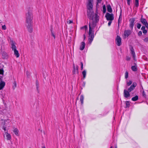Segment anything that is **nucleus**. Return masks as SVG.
Listing matches in <instances>:
<instances>
[{
    "instance_id": "obj_1",
    "label": "nucleus",
    "mask_w": 148,
    "mask_h": 148,
    "mask_svg": "<svg viewBox=\"0 0 148 148\" xmlns=\"http://www.w3.org/2000/svg\"><path fill=\"white\" fill-rule=\"evenodd\" d=\"M26 25L28 32L29 33H31L33 30V29L32 27L33 16L32 13V10L31 8H29L28 9L27 12L26 13Z\"/></svg>"
},
{
    "instance_id": "obj_2",
    "label": "nucleus",
    "mask_w": 148,
    "mask_h": 148,
    "mask_svg": "<svg viewBox=\"0 0 148 148\" xmlns=\"http://www.w3.org/2000/svg\"><path fill=\"white\" fill-rule=\"evenodd\" d=\"M93 0H88V3L87 5V8L88 10L87 12V15L89 19L93 20L94 16V13L92 10L93 5L92 3Z\"/></svg>"
},
{
    "instance_id": "obj_3",
    "label": "nucleus",
    "mask_w": 148,
    "mask_h": 148,
    "mask_svg": "<svg viewBox=\"0 0 148 148\" xmlns=\"http://www.w3.org/2000/svg\"><path fill=\"white\" fill-rule=\"evenodd\" d=\"M131 69L132 71L134 72L137 71L138 70V66L136 61H132L131 63Z\"/></svg>"
},
{
    "instance_id": "obj_4",
    "label": "nucleus",
    "mask_w": 148,
    "mask_h": 148,
    "mask_svg": "<svg viewBox=\"0 0 148 148\" xmlns=\"http://www.w3.org/2000/svg\"><path fill=\"white\" fill-rule=\"evenodd\" d=\"M92 21V29H94V28L96 27L97 23L99 21V18H98V16L97 15H96V16L95 17V20L94 21L93 20Z\"/></svg>"
},
{
    "instance_id": "obj_5",
    "label": "nucleus",
    "mask_w": 148,
    "mask_h": 148,
    "mask_svg": "<svg viewBox=\"0 0 148 148\" xmlns=\"http://www.w3.org/2000/svg\"><path fill=\"white\" fill-rule=\"evenodd\" d=\"M105 17L108 21H112L114 19V15L113 14H110L107 13Z\"/></svg>"
},
{
    "instance_id": "obj_6",
    "label": "nucleus",
    "mask_w": 148,
    "mask_h": 148,
    "mask_svg": "<svg viewBox=\"0 0 148 148\" xmlns=\"http://www.w3.org/2000/svg\"><path fill=\"white\" fill-rule=\"evenodd\" d=\"M116 44L118 46H120L121 45V38L118 35H117L115 39Z\"/></svg>"
},
{
    "instance_id": "obj_7",
    "label": "nucleus",
    "mask_w": 148,
    "mask_h": 148,
    "mask_svg": "<svg viewBox=\"0 0 148 148\" xmlns=\"http://www.w3.org/2000/svg\"><path fill=\"white\" fill-rule=\"evenodd\" d=\"M94 31H92V34H90L89 35V38H88V43L90 44L93 40L94 38Z\"/></svg>"
},
{
    "instance_id": "obj_8",
    "label": "nucleus",
    "mask_w": 148,
    "mask_h": 148,
    "mask_svg": "<svg viewBox=\"0 0 148 148\" xmlns=\"http://www.w3.org/2000/svg\"><path fill=\"white\" fill-rule=\"evenodd\" d=\"M130 53L132 58L133 59L134 61H136V56L134 49L132 47L130 49Z\"/></svg>"
},
{
    "instance_id": "obj_9",
    "label": "nucleus",
    "mask_w": 148,
    "mask_h": 148,
    "mask_svg": "<svg viewBox=\"0 0 148 148\" xmlns=\"http://www.w3.org/2000/svg\"><path fill=\"white\" fill-rule=\"evenodd\" d=\"M130 92H131L135 89L137 86V84L136 82H134L132 84V82L130 81Z\"/></svg>"
},
{
    "instance_id": "obj_10",
    "label": "nucleus",
    "mask_w": 148,
    "mask_h": 148,
    "mask_svg": "<svg viewBox=\"0 0 148 148\" xmlns=\"http://www.w3.org/2000/svg\"><path fill=\"white\" fill-rule=\"evenodd\" d=\"M128 90L125 89L124 90V96L125 98H128L130 97V88H128Z\"/></svg>"
},
{
    "instance_id": "obj_11",
    "label": "nucleus",
    "mask_w": 148,
    "mask_h": 148,
    "mask_svg": "<svg viewBox=\"0 0 148 148\" xmlns=\"http://www.w3.org/2000/svg\"><path fill=\"white\" fill-rule=\"evenodd\" d=\"M130 35V30H125L124 31L123 38L124 39L128 37Z\"/></svg>"
},
{
    "instance_id": "obj_12",
    "label": "nucleus",
    "mask_w": 148,
    "mask_h": 148,
    "mask_svg": "<svg viewBox=\"0 0 148 148\" xmlns=\"http://www.w3.org/2000/svg\"><path fill=\"white\" fill-rule=\"evenodd\" d=\"M85 43L84 42H82L80 46L79 49L81 51L83 50L85 48Z\"/></svg>"
},
{
    "instance_id": "obj_13",
    "label": "nucleus",
    "mask_w": 148,
    "mask_h": 148,
    "mask_svg": "<svg viewBox=\"0 0 148 148\" xmlns=\"http://www.w3.org/2000/svg\"><path fill=\"white\" fill-rule=\"evenodd\" d=\"M78 66L77 65L74 68H73V74H75L76 73L77 74L78 73Z\"/></svg>"
},
{
    "instance_id": "obj_14",
    "label": "nucleus",
    "mask_w": 148,
    "mask_h": 148,
    "mask_svg": "<svg viewBox=\"0 0 148 148\" xmlns=\"http://www.w3.org/2000/svg\"><path fill=\"white\" fill-rule=\"evenodd\" d=\"M5 85V83L4 82L2 81L0 83V90H1L4 88Z\"/></svg>"
},
{
    "instance_id": "obj_15",
    "label": "nucleus",
    "mask_w": 148,
    "mask_h": 148,
    "mask_svg": "<svg viewBox=\"0 0 148 148\" xmlns=\"http://www.w3.org/2000/svg\"><path fill=\"white\" fill-rule=\"evenodd\" d=\"M140 21L145 25L148 23L146 19L145 18H141L140 19Z\"/></svg>"
},
{
    "instance_id": "obj_16",
    "label": "nucleus",
    "mask_w": 148,
    "mask_h": 148,
    "mask_svg": "<svg viewBox=\"0 0 148 148\" xmlns=\"http://www.w3.org/2000/svg\"><path fill=\"white\" fill-rule=\"evenodd\" d=\"M107 7L108 11L110 13H111L112 12V9L110 5L109 4L107 5Z\"/></svg>"
},
{
    "instance_id": "obj_17",
    "label": "nucleus",
    "mask_w": 148,
    "mask_h": 148,
    "mask_svg": "<svg viewBox=\"0 0 148 148\" xmlns=\"http://www.w3.org/2000/svg\"><path fill=\"white\" fill-rule=\"evenodd\" d=\"M89 35H90V34H92V28L91 26V24L90 22L89 24Z\"/></svg>"
},
{
    "instance_id": "obj_18",
    "label": "nucleus",
    "mask_w": 148,
    "mask_h": 148,
    "mask_svg": "<svg viewBox=\"0 0 148 148\" xmlns=\"http://www.w3.org/2000/svg\"><path fill=\"white\" fill-rule=\"evenodd\" d=\"M121 10L120 14L119 16V18L118 20V27H119V24L120 23H121V21H122V16H121Z\"/></svg>"
},
{
    "instance_id": "obj_19",
    "label": "nucleus",
    "mask_w": 148,
    "mask_h": 148,
    "mask_svg": "<svg viewBox=\"0 0 148 148\" xmlns=\"http://www.w3.org/2000/svg\"><path fill=\"white\" fill-rule=\"evenodd\" d=\"M14 54L17 58H18L19 56V54L18 53V51L16 49L14 50Z\"/></svg>"
},
{
    "instance_id": "obj_20",
    "label": "nucleus",
    "mask_w": 148,
    "mask_h": 148,
    "mask_svg": "<svg viewBox=\"0 0 148 148\" xmlns=\"http://www.w3.org/2000/svg\"><path fill=\"white\" fill-rule=\"evenodd\" d=\"M36 86L37 90L38 93H39V86L38 81L37 80H36Z\"/></svg>"
},
{
    "instance_id": "obj_21",
    "label": "nucleus",
    "mask_w": 148,
    "mask_h": 148,
    "mask_svg": "<svg viewBox=\"0 0 148 148\" xmlns=\"http://www.w3.org/2000/svg\"><path fill=\"white\" fill-rule=\"evenodd\" d=\"M6 133L7 134L6 136L7 140H10L11 139V136L8 133V131H7V133Z\"/></svg>"
},
{
    "instance_id": "obj_22",
    "label": "nucleus",
    "mask_w": 148,
    "mask_h": 148,
    "mask_svg": "<svg viewBox=\"0 0 148 148\" xmlns=\"http://www.w3.org/2000/svg\"><path fill=\"white\" fill-rule=\"evenodd\" d=\"M84 99V97L83 95H82L80 96V100L82 104L83 103V100Z\"/></svg>"
},
{
    "instance_id": "obj_23",
    "label": "nucleus",
    "mask_w": 148,
    "mask_h": 148,
    "mask_svg": "<svg viewBox=\"0 0 148 148\" xmlns=\"http://www.w3.org/2000/svg\"><path fill=\"white\" fill-rule=\"evenodd\" d=\"M2 56L3 58H5L7 57V54L5 52H3L2 54Z\"/></svg>"
},
{
    "instance_id": "obj_24",
    "label": "nucleus",
    "mask_w": 148,
    "mask_h": 148,
    "mask_svg": "<svg viewBox=\"0 0 148 148\" xmlns=\"http://www.w3.org/2000/svg\"><path fill=\"white\" fill-rule=\"evenodd\" d=\"M138 96L137 95H136L132 98V100L134 101H135L138 100Z\"/></svg>"
},
{
    "instance_id": "obj_25",
    "label": "nucleus",
    "mask_w": 148,
    "mask_h": 148,
    "mask_svg": "<svg viewBox=\"0 0 148 148\" xmlns=\"http://www.w3.org/2000/svg\"><path fill=\"white\" fill-rule=\"evenodd\" d=\"M18 129L16 128L14 129L13 131V132H14L15 134L17 136H18Z\"/></svg>"
},
{
    "instance_id": "obj_26",
    "label": "nucleus",
    "mask_w": 148,
    "mask_h": 148,
    "mask_svg": "<svg viewBox=\"0 0 148 148\" xmlns=\"http://www.w3.org/2000/svg\"><path fill=\"white\" fill-rule=\"evenodd\" d=\"M134 4L136 7H138L139 5V0H135Z\"/></svg>"
},
{
    "instance_id": "obj_27",
    "label": "nucleus",
    "mask_w": 148,
    "mask_h": 148,
    "mask_svg": "<svg viewBox=\"0 0 148 148\" xmlns=\"http://www.w3.org/2000/svg\"><path fill=\"white\" fill-rule=\"evenodd\" d=\"M135 21V19L134 18H133L131 19V24H130V25H131L132 27H133V26L134 25V23Z\"/></svg>"
},
{
    "instance_id": "obj_28",
    "label": "nucleus",
    "mask_w": 148,
    "mask_h": 148,
    "mask_svg": "<svg viewBox=\"0 0 148 148\" xmlns=\"http://www.w3.org/2000/svg\"><path fill=\"white\" fill-rule=\"evenodd\" d=\"M126 104L125 108H129L130 106V102L129 101H126L125 102Z\"/></svg>"
},
{
    "instance_id": "obj_29",
    "label": "nucleus",
    "mask_w": 148,
    "mask_h": 148,
    "mask_svg": "<svg viewBox=\"0 0 148 148\" xmlns=\"http://www.w3.org/2000/svg\"><path fill=\"white\" fill-rule=\"evenodd\" d=\"M82 74L83 75V78L84 79L86 77V70H84L82 71Z\"/></svg>"
},
{
    "instance_id": "obj_30",
    "label": "nucleus",
    "mask_w": 148,
    "mask_h": 148,
    "mask_svg": "<svg viewBox=\"0 0 148 148\" xmlns=\"http://www.w3.org/2000/svg\"><path fill=\"white\" fill-rule=\"evenodd\" d=\"M12 50L14 51L15 49H16V47L15 45H14V44L13 43L12 44Z\"/></svg>"
},
{
    "instance_id": "obj_31",
    "label": "nucleus",
    "mask_w": 148,
    "mask_h": 148,
    "mask_svg": "<svg viewBox=\"0 0 148 148\" xmlns=\"http://www.w3.org/2000/svg\"><path fill=\"white\" fill-rule=\"evenodd\" d=\"M103 13H105L106 12V7L105 5H104L103 7Z\"/></svg>"
},
{
    "instance_id": "obj_32",
    "label": "nucleus",
    "mask_w": 148,
    "mask_h": 148,
    "mask_svg": "<svg viewBox=\"0 0 148 148\" xmlns=\"http://www.w3.org/2000/svg\"><path fill=\"white\" fill-rule=\"evenodd\" d=\"M16 87V81H14L13 83V85L12 86V88L13 89H14Z\"/></svg>"
},
{
    "instance_id": "obj_33",
    "label": "nucleus",
    "mask_w": 148,
    "mask_h": 148,
    "mask_svg": "<svg viewBox=\"0 0 148 148\" xmlns=\"http://www.w3.org/2000/svg\"><path fill=\"white\" fill-rule=\"evenodd\" d=\"M128 72L127 71H126L125 73V78L127 79L128 77Z\"/></svg>"
},
{
    "instance_id": "obj_34",
    "label": "nucleus",
    "mask_w": 148,
    "mask_h": 148,
    "mask_svg": "<svg viewBox=\"0 0 148 148\" xmlns=\"http://www.w3.org/2000/svg\"><path fill=\"white\" fill-rule=\"evenodd\" d=\"M2 128V129H3L4 130L5 133H7V131H8L7 130H6V126H5L4 125H3Z\"/></svg>"
},
{
    "instance_id": "obj_35",
    "label": "nucleus",
    "mask_w": 148,
    "mask_h": 148,
    "mask_svg": "<svg viewBox=\"0 0 148 148\" xmlns=\"http://www.w3.org/2000/svg\"><path fill=\"white\" fill-rule=\"evenodd\" d=\"M50 30H51V35L54 38H55V35L54 34H53V31H52V27H51V29H50Z\"/></svg>"
},
{
    "instance_id": "obj_36",
    "label": "nucleus",
    "mask_w": 148,
    "mask_h": 148,
    "mask_svg": "<svg viewBox=\"0 0 148 148\" xmlns=\"http://www.w3.org/2000/svg\"><path fill=\"white\" fill-rule=\"evenodd\" d=\"M86 29V30L87 29H88V27H87V25H85L83 27H81V28H80V29Z\"/></svg>"
},
{
    "instance_id": "obj_37",
    "label": "nucleus",
    "mask_w": 148,
    "mask_h": 148,
    "mask_svg": "<svg viewBox=\"0 0 148 148\" xmlns=\"http://www.w3.org/2000/svg\"><path fill=\"white\" fill-rule=\"evenodd\" d=\"M137 28L138 29H140L141 26V25L139 23H137Z\"/></svg>"
},
{
    "instance_id": "obj_38",
    "label": "nucleus",
    "mask_w": 148,
    "mask_h": 148,
    "mask_svg": "<svg viewBox=\"0 0 148 148\" xmlns=\"http://www.w3.org/2000/svg\"><path fill=\"white\" fill-rule=\"evenodd\" d=\"M4 71L3 69H0V74H3Z\"/></svg>"
},
{
    "instance_id": "obj_39",
    "label": "nucleus",
    "mask_w": 148,
    "mask_h": 148,
    "mask_svg": "<svg viewBox=\"0 0 148 148\" xmlns=\"http://www.w3.org/2000/svg\"><path fill=\"white\" fill-rule=\"evenodd\" d=\"M142 94H143V96L144 97H146V95L145 93L144 90H143V91Z\"/></svg>"
},
{
    "instance_id": "obj_40",
    "label": "nucleus",
    "mask_w": 148,
    "mask_h": 148,
    "mask_svg": "<svg viewBox=\"0 0 148 148\" xmlns=\"http://www.w3.org/2000/svg\"><path fill=\"white\" fill-rule=\"evenodd\" d=\"M98 9H97L96 8V13L95 14V16H96V15H97V16H98V18H99V16L98 15Z\"/></svg>"
},
{
    "instance_id": "obj_41",
    "label": "nucleus",
    "mask_w": 148,
    "mask_h": 148,
    "mask_svg": "<svg viewBox=\"0 0 148 148\" xmlns=\"http://www.w3.org/2000/svg\"><path fill=\"white\" fill-rule=\"evenodd\" d=\"M99 3V2H98V1H97L96 4V8H97H97L98 7Z\"/></svg>"
},
{
    "instance_id": "obj_42",
    "label": "nucleus",
    "mask_w": 148,
    "mask_h": 148,
    "mask_svg": "<svg viewBox=\"0 0 148 148\" xmlns=\"http://www.w3.org/2000/svg\"><path fill=\"white\" fill-rule=\"evenodd\" d=\"M2 29L3 30H5L6 29V27L5 25L2 26Z\"/></svg>"
},
{
    "instance_id": "obj_43",
    "label": "nucleus",
    "mask_w": 148,
    "mask_h": 148,
    "mask_svg": "<svg viewBox=\"0 0 148 148\" xmlns=\"http://www.w3.org/2000/svg\"><path fill=\"white\" fill-rule=\"evenodd\" d=\"M26 74L27 77H29L30 75V73L28 71L26 72Z\"/></svg>"
},
{
    "instance_id": "obj_44",
    "label": "nucleus",
    "mask_w": 148,
    "mask_h": 148,
    "mask_svg": "<svg viewBox=\"0 0 148 148\" xmlns=\"http://www.w3.org/2000/svg\"><path fill=\"white\" fill-rule=\"evenodd\" d=\"M144 40L145 42H147L148 41V38H145Z\"/></svg>"
},
{
    "instance_id": "obj_45",
    "label": "nucleus",
    "mask_w": 148,
    "mask_h": 148,
    "mask_svg": "<svg viewBox=\"0 0 148 148\" xmlns=\"http://www.w3.org/2000/svg\"><path fill=\"white\" fill-rule=\"evenodd\" d=\"M142 34V32L141 31H140L138 33V35L139 36H141Z\"/></svg>"
},
{
    "instance_id": "obj_46",
    "label": "nucleus",
    "mask_w": 148,
    "mask_h": 148,
    "mask_svg": "<svg viewBox=\"0 0 148 148\" xmlns=\"http://www.w3.org/2000/svg\"><path fill=\"white\" fill-rule=\"evenodd\" d=\"M145 26H143L142 27H141V30H145Z\"/></svg>"
},
{
    "instance_id": "obj_47",
    "label": "nucleus",
    "mask_w": 148,
    "mask_h": 148,
    "mask_svg": "<svg viewBox=\"0 0 148 148\" xmlns=\"http://www.w3.org/2000/svg\"><path fill=\"white\" fill-rule=\"evenodd\" d=\"M143 32L144 34H145L147 33V31L145 29L144 30H143Z\"/></svg>"
},
{
    "instance_id": "obj_48",
    "label": "nucleus",
    "mask_w": 148,
    "mask_h": 148,
    "mask_svg": "<svg viewBox=\"0 0 148 148\" xmlns=\"http://www.w3.org/2000/svg\"><path fill=\"white\" fill-rule=\"evenodd\" d=\"M112 22V21H110L108 23V26H110V25Z\"/></svg>"
},
{
    "instance_id": "obj_49",
    "label": "nucleus",
    "mask_w": 148,
    "mask_h": 148,
    "mask_svg": "<svg viewBox=\"0 0 148 148\" xmlns=\"http://www.w3.org/2000/svg\"><path fill=\"white\" fill-rule=\"evenodd\" d=\"M68 23H69V24H71V23H73V21H71V20H69V21H68Z\"/></svg>"
},
{
    "instance_id": "obj_50",
    "label": "nucleus",
    "mask_w": 148,
    "mask_h": 148,
    "mask_svg": "<svg viewBox=\"0 0 148 148\" xmlns=\"http://www.w3.org/2000/svg\"><path fill=\"white\" fill-rule=\"evenodd\" d=\"M85 84H86V83L85 82H83V84H82V86H84V87L85 86Z\"/></svg>"
},
{
    "instance_id": "obj_51",
    "label": "nucleus",
    "mask_w": 148,
    "mask_h": 148,
    "mask_svg": "<svg viewBox=\"0 0 148 148\" xmlns=\"http://www.w3.org/2000/svg\"><path fill=\"white\" fill-rule=\"evenodd\" d=\"M127 86H130V81L128 82V81H127Z\"/></svg>"
},
{
    "instance_id": "obj_52",
    "label": "nucleus",
    "mask_w": 148,
    "mask_h": 148,
    "mask_svg": "<svg viewBox=\"0 0 148 148\" xmlns=\"http://www.w3.org/2000/svg\"><path fill=\"white\" fill-rule=\"evenodd\" d=\"M84 36V40L86 38V36L85 34H84L83 35Z\"/></svg>"
},
{
    "instance_id": "obj_53",
    "label": "nucleus",
    "mask_w": 148,
    "mask_h": 148,
    "mask_svg": "<svg viewBox=\"0 0 148 148\" xmlns=\"http://www.w3.org/2000/svg\"><path fill=\"white\" fill-rule=\"evenodd\" d=\"M127 3L128 5H130V0H127Z\"/></svg>"
},
{
    "instance_id": "obj_54",
    "label": "nucleus",
    "mask_w": 148,
    "mask_h": 148,
    "mask_svg": "<svg viewBox=\"0 0 148 148\" xmlns=\"http://www.w3.org/2000/svg\"><path fill=\"white\" fill-rule=\"evenodd\" d=\"M146 28L148 29V23H147L146 25H145Z\"/></svg>"
},
{
    "instance_id": "obj_55",
    "label": "nucleus",
    "mask_w": 148,
    "mask_h": 148,
    "mask_svg": "<svg viewBox=\"0 0 148 148\" xmlns=\"http://www.w3.org/2000/svg\"><path fill=\"white\" fill-rule=\"evenodd\" d=\"M127 61L130 60V58L129 57H127Z\"/></svg>"
},
{
    "instance_id": "obj_56",
    "label": "nucleus",
    "mask_w": 148,
    "mask_h": 148,
    "mask_svg": "<svg viewBox=\"0 0 148 148\" xmlns=\"http://www.w3.org/2000/svg\"><path fill=\"white\" fill-rule=\"evenodd\" d=\"M102 0H97V1H98V2H99V3H100Z\"/></svg>"
},
{
    "instance_id": "obj_57",
    "label": "nucleus",
    "mask_w": 148,
    "mask_h": 148,
    "mask_svg": "<svg viewBox=\"0 0 148 148\" xmlns=\"http://www.w3.org/2000/svg\"><path fill=\"white\" fill-rule=\"evenodd\" d=\"M81 70H82L83 69V66H81Z\"/></svg>"
},
{
    "instance_id": "obj_58",
    "label": "nucleus",
    "mask_w": 148,
    "mask_h": 148,
    "mask_svg": "<svg viewBox=\"0 0 148 148\" xmlns=\"http://www.w3.org/2000/svg\"><path fill=\"white\" fill-rule=\"evenodd\" d=\"M6 123L5 122L4 123L3 125H4L5 126H6Z\"/></svg>"
},
{
    "instance_id": "obj_59",
    "label": "nucleus",
    "mask_w": 148,
    "mask_h": 148,
    "mask_svg": "<svg viewBox=\"0 0 148 148\" xmlns=\"http://www.w3.org/2000/svg\"><path fill=\"white\" fill-rule=\"evenodd\" d=\"M81 66H83V63L82 62H80Z\"/></svg>"
},
{
    "instance_id": "obj_60",
    "label": "nucleus",
    "mask_w": 148,
    "mask_h": 148,
    "mask_svg": "<svg viewBox=\"0 0 148 148\" xmlns=\"http://www.w3.org/2000/svg\"><path fill=\"white\" fill-rule=\"evenodd\" d=\"M73 68H74L75 67V64H74V63L73 64Z\"/></svg>"
},
{
    "instance_id": "obj_61",
    "label": "nucleus",
    "mask_w": 148,
    "mask_h": 148,
    "mask_svg": "<svg viewBox=\"0 0 148 148\" xmlns=\"http://www.w3.org/2000/svg\"><path fill=\"white\" fill-rule=\"evenodd\" d=\"M42 148H46L45 146H43L42 147Z\"/></svg>"
},
{
    "instance_id": "obj_62",
    "label": "nucleus",
    "mask_w": 148,
    "mask_h": 148,
    "mask_svg": "<svg viewBox=\"0 0 148 148\" xmlns=\"http://www.w3.org/2000/svg\"><path fill=\"white\" fill-rule=\"evenodd\" d=\"M110 148H113V146H111L110 147Z\"/></svg>"
},
{
    "instance_id": "obj_63",
    "label": "nucleus",
    "mask_w": 148,
    "mask_h": 148,
    "mask_svg": "<svg viewBox=\"0 0 148 148\" xmlns=\"http://www.w3.org/2000/svg\"><path fill=\"white\" fill-rule=\"evenodd\" d=\"M115 148H116V147Z\"/></svg>"
}]
</instances>
